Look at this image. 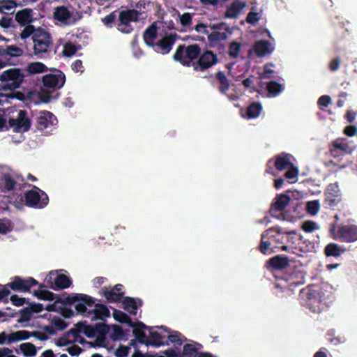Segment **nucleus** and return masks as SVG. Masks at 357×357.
<instances>
[{
    "mask_svg": "<svg viewBox=\"0 0 357 357\" xmlns=\"http://www.w3.org/2000/svg\"><path fill=\"white\" fill-rule=\"evenodd\" d=\"M320 209V204L319 200H312L307 202L306 211L311 215H315Z\"/></svg>",
    "mask_w": 357,
    "mask_h": 357,
    "instance_id": "obj_47",
    "label": "nucleus"
},
{
    "mask_svg": "<svg viewBox=\"0 0 357 357\" xmlns=\"http://www.w3.org/2000/svg\"><path fill=\"white\" fill-rule=\"evenodd\" d=\"M113 317L114 319L121 324H126L128 326H133V321L132 319L125 312L119 310H114Z\"/></svg>",
    "mask_w": 357,
    "mask_h": 357,
    "instance_id": "obj_42",
    "label": "nucleus"
},
{
    "mask_svg": "<svg viewBox=\"0 0 357 357\" xmlns=\"http://www.w3.org/2000/svg\"><path fill=\"white\" fill-rule=\"evenodd\" d=\"M269 66H273V63H269L264 66V72L260 75L261 79H270L273 77L274 71Z\"/></svg>",
    "mask_w": 357,
    "mask_h": 357,
    "instance_id": "obj_62",
    "label": "nucleus"
},
{
    "mask_svg": "<svg viewBox=\"0 0 357 357\" xmlns=\"http://www.w3.org/2000/svg\"><path fill=\"white\" fill-rule=\"evenodd\" d=\"M20 349L23 355L26 357H33L36 355L37 350L36 346L31 342L22 343L20 345Z\"/></svg>",
    "mask_w": 357,
    "mask_h": 357,
    "instance_id": "obj_43",
    "label": "nucleus"
},
{
    "mask_svg": "<svg viewBox=\"0 0 357 357\" xmlns=\"http://www.w3.org/2000/svg\"><path fill=\"white\" fill-rule=\"evenodd\" d=\"M201 52V47L198 44L185 45H179L172 58L175 61L179 62L183 66L192 67Z\"/></svg>",
    "mask_w": 357,
    "mask_h": 357,
    "instance_id": "obj_3",
    "label": "nucleus"
},
{
    "mask_svg": "<svg viewBox=\"0 0 357 357\" xmlns=\"http://www.w3.org/2000/svg\"><path fill=\"white\" fill-rule=\"evenodd\" d=\"M324 195V203L327 206H337L341 201V193L337 183H330L326 189Z\"/></svg>",
    "mask_w": 357,
    "mask_h": 357,
    "instance_id": "obj_20",
    "label": "nucleus"
},
{
    "mask_svg": "<svg viewBox=\"0 0 357 357\" xmlns=\"http://www.w3.org/2000/svg\"><path fill=\"white\" fill-rule=\"evenodd\" d=\"M45 287V286L43 284H40L39 285V289L34 291V296H36L38 299L49 301H52L59 297L53 292L44 289Z\"/></svg>",
    "mask_w": 357,
    "mask_h": 357,
    "instance_id": "obj_34",
    "label": "nucleus"
},
{
    "mask_svg": "<svg viewBox=\"0 0 357 357\" xmlns=\"http://www.w3.org/2000/svg\"><path fill=\"white\" fill-rule=\"evenodd\" d=\"M330 233L333 239L340 242L354 243L357 241V225H340L336 231L335 225H332Z\"/></svg>",
    "mask_w": 357,
    "mask_h": 357,
    "instance_id": "obj_8",
    "label": "nucleus"
},
{
    "mask_svg": "<svg viewBox=\"0 0 357 357\" xmlns=\"http://www.w3.org/2000/svg\"><path fill=\"white\" fill-rule=\"evenodd\" d=\"M180 38L176 33H170L161 38L153 47V50L161 54H169L173 48L174 45Z\"/></svg>",
    "mask_w": 357,
    "mask_h": 357,
    "instance_id": "obj_17",
    "label": "nucleus"
},
{
    "mask_svg": "<svg viewBox=\"0 0 357 357\" xmlns=\"http://www.w3.org/2000/svg\"><path fill=\"white\" fill-rule=\"evenodd\" d=\"M183 354L189 357H195L197 355V349L191 344H186L183 347Z\"/></svg>",
    "mask_w": 357,
    "mask_h": 357,
    "instance_id": "obj_56",
    "label": "nucleus"
},
{
    "mask_svg": "<svg viewBox=\"0 0 357 357\" xmlns=\"http://www.w3.org/2000/svg\"><path fill=\"white\" fill-rule=\"evenodd\" d=\"M301 228L304 231L310 233L314 231L315 229H317L318 227L315 222L312 220H306L302 224Z\"/></svg>",
    "mask_w": 357,
    "mask_h": 357,
    "instance_id": "obj_58",
    "label": "nucleus"
},
{
    "mask_svg": "<svg viewBox=\"0 0 357 357\" xmlns=\"http://www.w3.org/2000/svg\"><path fill=\"white\" fill-rule=\"evenodd\" d=\"M290 201V197L286 194L282 193L277 195L271 205V208L269 209L270 215L272 217L280 220L284 219V215L282 214V211L288 206Z\"/></svg>",
    "mask_w": 357,
    "mask_h": 357,
    "instance_id": "obj_15",
    "label": "nucleus"
},
{
    "mask_svg": "<svg viewBox=\"0 0 357 357\" xmlns=\"http://www.w3.org/2000/svg\"><path fill=\"white\" fill-rule=\"evenodd\" d=\"M17 185V181L10 174L5 173L0 177V192L1 193H8L15 190Z\"/></svg>",
    "mask_w": 357,
    "mask_h": 357,
    "instance_id": "obj_25",
    "label": "nucleus"
},
{
    "mask_svg": "<svg viewBox=\"0 0 357 357\" xmlns=\"http://www.w3.org/2000/svg\"><path fill=\"white\" fill-rule=\"evenodd\" d=\"M158 35V22H154L149 25L143 33V40L145 44L152 49L155 45Z\"/></svg>",
    "mask_w": 357,
    "mask_h": 357,
    "instance_id": "obj_23",
    "label": "nucleus"
},
{
    "mask_svg": "<svg viewBox=\"0 0 357 357\" xmlns=\"http://www.w3.org/2000/svg\"><path fill=\"white\" fill-rule=\"evenodd\" d=\"M287 171L284 174V176L289 179H293L298 176V170L297 167H296L294 164L290 165L289 168L287 169Z\"/></svg>",
    "mask_w": 357,
    "mask_h": 357,
    "instance_id": "obj_60",
    "label": "nucleus"
},
{
    "mask_svg": "<svg viewBox=\"0 0 357 357\" xmlns=\"http://www.w3.org/2000/svg\"><path fill=\"white\" fill-rule=\"evenodd\" d=\"M10 301L13 305L17 307L22 306L26 303L25 298L19 297L17 294L12 295L10 298Z\"/></svg>",
    "mask_w": 357,
    "mask_h": 357,
    "instance_id": "obj_64",
    "label": "nucleus"
},
{
    "mask_svg": "<svg viewBox=\"0 0 357 357\" xmlns=\"http://www.w3.org/2000/svg\"><path fill=\"white\" fill-rule=\"evenodd\" d=\"M275 228H269L266 229L261 236V241L259 245V250L264 255L270 254L273 252L275 245H273L272 240L267 238V235L273 233Z\"/></svg>",
    "mask_w": 357,
    "mask_h": 357,
    "instance_id": "obj_24",
    "label": "nucleus"
},
{
    "mask_svg": "<svg viewBox=\"0 0 357 357\" xmlns=\"http://www.w3.org/2000/svg\"><path fill=\"white\" fill-rule=\"evenodd\" d=\"M241 44L236 41H232L229 45L228 54L231 58L237 59L241 51Z\"/></svg>",
    "mask_w": 357,
    "mask_h": 357,
    "instance_id": "obj_46",
    "label": "nucleus"
},
{
    "mask_svg": "<svg viewBox=\"0 0 357 357\" xmlns=\"http://www.w3.org/2000/svg\"><path fill=\"white\" fill-rule=\"evenodd\" d=\"M216 79L218 81L220 86L218 87L221 93L226 95L229 89V81L222 71H218L216 74Z\"/></svg>",
    "mask_w": 357,
    "mask_h": 357,
    "instance_id": "obj_39",
    "label": "nucleus"
},
{
    "mask_svg": "<svg viewBox=\"0 0 357 357\" xmlns=\"http://www.w3.org/2000/svg\"><path fill=\"white\" fill-rule=\"evenodd\" d=\"M345 252V249L341 248L337 243H330L324 248V254L326 257H338L342 253Z\"/></svg>",
    "mask_w": 357,
    "mask_h": 357,
    "instance_id": "obj_36",
    "label": "nucleus"
},
{
    "mask_svg": "<svg viewBox=\"0 0 357 357\" xmlns=\"http://www.w3.org/2000/svg\"><path fill=\"white\" fill-rule=\"evenodd\" d=\"M54 17L56 20L66 23L71 18L72 13L66 7L59 6L56 8Z\"/></svg>",
    "mask_w": 357,
    "mask_h": 357,
    "instance_id": "obj_38",
    "label": "nucleus"
},
{
    "mask_svg": "<svg viewBox=\"0 0 357 357\" xmlns=\"http://www.w3.org/2000/svg\"><path fill=\"white\" fill-rule=\"evenodd\" d=\"M291 155L289 153H281L269 159L266 166V172L275 176L277 173L274 168L278 171L287 169L290 165H292L291 161Z\"/></svg>",
    "mask_w": 357,
    "mask_h": 357,
    "instance_id": "obj_10",
    "label": "nucleus"
},
{
    "mask_svg": "<svg viewBox=\"0 0 357 357\" xmlns=\"http://www.w3.org/2000/svg\"><path fill=\"white\" fill-rule=\"evenodd\" d=\"M38 284V282L33 278H23L20 276L12 278L11 282L6 284L12 290L19 292H29L32 287Z\"/></svg>",
    "mask_w": 357,
    "mask_h": 357,
    "instance_id": "obj_16",
    "label": "nucleus"
},
{
    "mask_svg": "<svg viewBox=\"0 0 357 357\" xmlns=\"http://www.w3.org/2000/svg\"><path fill=\"white\" fill-rule=\"evenodd\" d=\"M331 102V98L330 96L327 95L321 96L318 101L317 104L321 109H323V107H326L329 105Z\"/></svg>",
    "mask_w": 357,
    "mask_h": 357,
    "instance_id": "obj_63",
    "label": "nucleus"
},
{
    "mask_svg": "<svg viewBox=\"0 0 357 357\" xmlns=\"http://www.w3.org/2000/svg\"><path fill=\"white\" fill-rule=\"evenodd\" d=\"M245 6V3L239 0H235L226 10L225 17L227 18H236Z\"/></svg>",
    "mask_w": 357,
    "mask_h": 357,
    "instance_id": "obj_30",
    "label": "nucleus"
},
{
    "mask_svg": "<svg viewBox=\"0 0 357 357\" xmlns=\"http://www.w3.org/2000/svg\"><path fill=\"white\" fill-rule=\"evenodd\" d=\"M168 340H167L169 343L171 342L174 344V346L180 347L182 345L183 340L182 339V335L177 331L174 332L173 334L169 335L167 336Z\"/></svg>",
    "mask_w": 357,
    "mask_h": 357,
    "instance_id": "obj_51",
    "label": "nucleus"
},
{
    "mask_svg": "<svg viewBox=\"0 0 357 357\" xmlns=\"http://www.w3.org/2000/svg\"><path fill=\"white\" fill-rule=\"evenodd\" d=\"M23 26L24 29L20 34L21 39L25 40L31 36H32L33 37L34 34L36 33L37 29H36L35 26L31 24Z\"/></svg>",
    "mask_w": 357,
    "mask_h": 357,
    "instance_id": "obj_48",
    "label": "nucleus"
},
{
    "mask_svg": "<svg viewBox=\"0 0 357 357\" xmlns=\"http://www.w3.org/2000/svg\"><path fill=\"white\" fill-rule=\"evenodd\" d=\"M130 349V346L120 345L119 347L115 350L114 354L116 357H126L128 355Z\"/></svg>",
    "mask_w": 357,
    "mask_h": 357,
    "instance_id": "obj_61",
    "label": "nucleus"
},
{
    "mask_svg": "<svg viewBox=\"0 0 357 357\" xmlns=\"http://www.w3.org/2000/svg\"><path fill=\"white\" fill-rule=\"evenodd\" d=\"M20 317L17 319V322L22 324L26 321H29L32 316L31 310L29 307H26L21 309L20 311Z\"/></svg>",
    "mask_w": 357,
    "mask_h": 357,
    "instance_id": "obj_52",
    "label": "nucleus"
},
{
    "mask_svg": "<svg viewBox=\"0 0 357 357\" xmlns=\"http://www.w3.org/2000/svg\"><path fill=\"white\" fill-rule=\"evenodd\" d=\"M24 197L26 206L34 208H43L49 203V197L46 192L36 185H33L32 190L26 191Z\"/></svg>",
    "mask_w": 357,
    "mask_h": 357,
    "instance_id": "obj_9",
    "label": "nucleus"
},
{
    "mask_svg": "<svg viewBox=\"0 0 357 357\" xmlns=\"http://www.w3.org/2000/svg\"><path fill=\"white\" fill-rule=\"evenodd\" d=\"M33 53L38 58H43L44 54L48 52L49 48L52 45L51 35L41 28L36 30L33 36Z\"/></svg>",
    "mask_w": 357,
    "mask_h": 357,
    "instance_id": "obj_7",
    "label": "nucleus"
},
{
    "mask_svg": "<svg viewBox=\"0 0 357 357\" xmlns=\"http://www.w3.org/2000/svg\"><path fill=\"white\" fill-rule=\"evenodd\" d=\"M282 90V85L275 81H271L267 83V91L273 96L278 95Z\"/></svg>",
    "mask_w": 357,
    "mask_h": 357,
    "instance_id": "obj_49",
    "label": "nucleus"
},
{
    "mask_svg": "<svg viewBox=\"0 0 357 357\" xmlns=\"http://www.w3.org/2000/svg\"><path fill=\"white\" fill-rule=\"evenodd\" d=\"M36 127L38 130L43 131L57 121L55 116L49 111H41L36 114Z\"/></svg>",
    "mask_w": 357,
    "mask_h": 357,
    "instance_id": "obj_21",
    "label": "nucleus"
},
{
    "mask_svg": "<svg viewBox=\"0 0 357 357\" xmlns=\"http://www.w3.org/2000/svg\"><path fill=\"white\" fill-rule=\"evenodd\" d=\"M270 45L271 44L268 41L261 40L255 43L253 50L258 56H264L266 54L271 52Z\"/></svg>",
    "mask_w": 357,
    "mask_h": 357,
    "instance_id": "obj_35",
    "label": "nucleus"
},
{
    "mask_svg": "<svg viewBox=\"0 0 357 357\" xmlns=\"http://www.w3.org/2000/svg\"><path fill=\"white\" fill-rule=\"evenodd\" d=\"M218 63L217 54L211 50H204L200 52L195 63H194L193 70L195 72H205Z\"/></svg>",
    "mask_w": 357,
    "mask_h": 357,
    "instance_id": "obj_12",
    "label": "nucleus"
},
{
    "mask_svg": "<svg viewBox=\"0 0 357 357\" xmlns=\"http://www.w3.org/2000/svg\"><path fill=\"white\" fill-rule=\"evenodd\" d=\"M95 335H107L109 331V327L104 322L97 323L94 326Z\"/></svg>",
    "mask_w": 357,
    "mask_h": 357,
    "instance_id": "obj_55",
    "label": "nucleus"
},
{
    "mask_svg": "<svg viewBox=\"0 0 357 357\" xmlns=\"http://www.w3.org/2000/svg\"><path fill=\"white\" fill-rule=\"evenodd\" d=\"M142 13L137 9L127 8L119 12L116 29L122 33L130 34L134 31L132 22L139 21Z\"/></svg>",
    "mask_w": 357,
    "mask_h": 357,
    "instance_id": "obj_4",
    "label": "nucleus"
},
{
    "mask_svg": "<svg viewBox=\"0 0 357 357\" xmlns=\"http://www.w3.org/2000/svg\"><path fill=\"white\" fill-rule=\"evenodd\" d=\"M67 302L75 303V308L78 314L91 320H104L110 316L108 307L103 305L96 303V299L84 294H75L73 296L68 297Z\"/></svg>",
    "mask_w": 357,
    "mask_h": 357,
    "instance_id": "obj_1",
    "label": "nucleus"
},
{
    "mask_svg": "<svg viewBox=\"0 0 357 357\" xmlns=\"http://www.w3.org/2000/svg\"><path fill=\"white\" fill-rule=\"evenodd\" d=\"M74 294H73L72 295H67V296L64 295L63 297H58L57 299L55 300L54 303L48 304L46 306L45 310L49 312H59V307L58 306L59 304H62V305L68 304V305H73L75 306V303H70L67 302V298L73 296Z\"/></svg>",
    "mask_w": 357,
    "mask_h": 357,
    "instance_id": "obj_41",
    "label": "nucleus"
},
{
    "mask_svg": "<svg viewBox=\"0 0 357 357\" xmlns=\"http://www.w3.org/2000/svg\"><path fill=\"white\" fill-rule=\"evenodd\" d=\"M165 336L162 335L157 331L149 332V335L147 337L146 346H153L154 347H158L162 345H169V342L165 341Z\"/></svg>",
    "mask_w": 357,
    "mask_h": 357,
    "instance_id": "obj_29",
    "label": "nucleus"
},
{
    "mask_svg": "<svg viewBox=\"0 0 357 357\" xmlns=\"http://www.w3.org/2000/svg\"><path fill=\"white\" fill-rule=\"evenodd\" d=\"M6 52H7V59H12L14 57L21 56L24 51L20 47H18L15 45H6Z\"/></svg>",
    "mask_w": 357,
    "mask_h": 357,
    "instance_id": "obj_44",
    "label": "nucleus"
},
{
    "mask_svg": "<svg viewBox=\"0 0 357 357\" xmlns=\"http://www.w3.org/2000/svg\"><path fill=\"white\" fill-rule=\"evenodd\" d=\"M70 331L64 334L62 337H60L56 341V345L59 347L66 346L70 343H75L73 342V334L69 333Z\"/></svg>",
    "mask_w": 357,
    "mask_h": 357,
    "instance_id": "obj_54",
    "label": "nucleus"
},
{
    "mask_svg": "<svg viewBox=\"0 0 357 357\" xmlns=\"http://www.w3.org/2000/svg\"><path fill=\"white\" fill-rule=\"evenodd\" d=\"M54 73H49L43 77V86L53 89H60L66 82V75L60 70L54 69Z\"/></svg>",
    "mask_w": 357,
    "mask_h": 357,
    "instance_id": "obj_18",
    "label": "nucleus"
},
{
    "mask_svg": "<svg viewBox=\"0 0 357 357\" xmlns=\"http://www.w3.org/2000/svg\"><path fill=\"white\" fill-rule=\"evenodd\" d=\"M116 13L117 10H114L102 19V22L106 26L112 28L114 24H116Z\"/></svg>",
    "mask_w": 357,
    "mask_h": 357,
    "instance_id": "obj_50",
    "label": "nucleus"
},
{
    "mask_svg": "<svg viewBox=\"0 0 357 357\" xmlns=\"http://www.w3.org/2000/svg\"><path fill=\"white\" fill-rule=\"evenodd\" d=\"M26 77V74L22 68H12L4 70L0 75V97L6 96L3 91H14L20 88Z\"/></svg>",
    "mask_w": 357,
    "mask_h": 357,
    "instance_id": "obj_2",
    "label": "nucleus"
},
{
    "mask_svg": "<svg viewBox=\"0 0 357 357\" xmlns=\"http://www.w3.org/2000/svg\"><path fill=\"white\" fill-rule=\"evenodd\" d=\"M78 50H79V47H77L73 43L69 42L64 45L63 54L64 56H66L67 57H70L73 55H74Z\"/></svg>",
    "mask_w": 357,
    "mask_h": 357,
    "instance_id": "obj_53",
    "label": "nucleus"
},
{
    "mask_svg": "<svg viewBox=\"0 0 357 357\" xmlns=\"http://www.w3.org/2000/svg\"><path fill=\"white\" fill-rule=\"evenodd\" d=\"M129 330H123V328L118 325L112 326V332L110 335L113 340H126L129 334Z\"/></svg>",
    "mask_w": 357,
    "mask_h": 357,
    "instance_id": "obj_40",
    "label": "nucleus"
},
{
    "mask_svg": "<svg viewBox=\"0 0 357 357\" xmlns=\"http://www.w3.org/2000/svg\"><path fill=\"white\" fill-rule=\"evenodd\" d=\"M336 150L342 151L343 153H347L350 152V147L349 144L341 139H337L333 141L331 145Z\"/></svg>",
    "mask_w": 357,
    "mask_h": 357,
    "instance_id": "obj_45",
    "label": "nucleus"
},
{
    "mask_svg": "<svg viewBox=\"0 0 357 357\" xmlns=\"http://www.w3.org/2000/svg\"><path fill=\"white\" fill-rule=\"evenodd\" d=\"M209 29L211 30L208 31L207 39L210 47H216L220 41L225 40L228 38V34L231 33V30L229 26L224 22L209 24Z\"/></svg>",
    "mask_w": 357,
    "mask_h": 357,
    "instance_id": "obj_6",
    "label": "nucleus"
},
{
    "mask_svg": "<svg viewBox=\"0 0 357 357\" xmlns=\"http://www.w3.org/2000/svg\"><path fill=\"white\" fill-rule=\"evenodd\" d=\"M133 326H130L133 328V334L135 337H136L137 340L141 343L146 344L147 342V337L148 336L144 333V329H149L151 330V327H149L146 326L143 322L142 321H137L136 323H133Z\"/></svg>",
    "mask_w": 357,
    "mask_h": 357,
    "instance_id": "obj_27",
    "label": "nucleus"
},
{
    "mask_svg": "<svg viewBox=\"0 0 357 357\" xmlns=\"http://www.w3.org/2000/svg\"><path fill=\"white\" fill-rule=\"evenodd\" d=\"M123 286L121 284H115L114 287H103L100 289V294L105 298L107 303L120 302L124 296Z\"/></svg>",
    "mask_w": 357,
    "mask_h": 357,
    "instance_id": "obj_19",
    "label": "nucleus"
},
{
    "mask_svg": "<svg viewBox=\"0 0 357 357\" xmlns=\"http://www.w3.org/2000/svg\"><path fill=\"white\" fill-rule=\"evenodd\" d=\"M48 287L55 291L67 289L72 284V281L65 274H58L57 272L51 271L45 279Z\"/></svg>",
    "mask_w": 357,
    "mask_h": 357,
    "instance_id": "obj_13",
    "label": "nucleus"
},
{
    "mask_svg": "<svg viewBox=\"0 0 357 357\" xmlns=\"http://www.w3.org/2000/svg\"><path fill=\"white\" fill-rule=\"evenodd\" d=\"M272 228H275L273 232H276V234H273V233H270V234L267 235V238L269 240H272L273 245H275V248L277 247L278 243L282 242L283 236L282 234H296V231H284L280 227H273Z\"/></svg>",
    "mask_w": 357,
    "mask_h": 357,
    "instance_id": "obj_33",
    "label": "nucleus"
},
{
    "mask_svg": "<svg viewBox=\"0 0 357 357\" xmlns=\"http://www.w3.org/2000/svg\"><path fill=\"white\" fill-rule=\"evenodd\" d=\"M262 111V106L261 103L258 102H251L245 110V115L243 116L248 119H252L257 118Z\"/></svg>",
    "mask_w": 357,
    "mask_h": 357,
    "instance_id": "obj_32",
    "label": "nucleus"
},
{
    "mask_svg": "<svg viewBox=\"0 0 357 357\" xmlns=\"http://www.w3.org/2000/svg\"><path fill=\"white\" fill-rule=\"evenodd\" d=\"M84 333L87 337L91 338L96 336L94 326L91 325L87 324L86 321H79L74 325V327L70 330V333L73 334V342H77L81 344H84V343H88V342L80 335V333ZM91 344V346H93V344Z\"/></svg>",
    "mask_w": 357,
    "mask_h": 357,
    "instance_id": "obj_11",
    "label": "nucleus"
},
{
    "mask_svg": "<svg viewBox=\"0 0 357 357\" xmlns=\"http://www.w3.org/2000/svg\"><path fill=\"white\" fill-rule=\"evenodd\" d=\"M17 5L15 0H1L0 1V13L6 15L13 14Z\"/></svg>",
    "mask_w": 357,
    "mask_h": 357,
    "instance_id": "obj_37",
    "label": "nucleus"
},
{
    "mask_svg": "<svg viewBox=\"0 0 357 357\" xmlns=\"http://www.w3.org/2000/svg\"><path fill=\"white\" fill-rule=\"evenodd\" d=\"M123 298L124 310L132 315L137 314L138 307H141L143 304L140 298H135L129 296L123 297Z\"/></svg>",
    "mask_w": 357,
    "mask_h": 357,
    "instance_id": "obj_28",
    "label": "nucleus"
},
{
    "mask_svg": "<svg viewBox=\"0 0 357 357\" xmlns=\"http://www.w3.org/2000/svg\"><path fill=\"white\" fill-rule=\"evenodd\" d=\"M23 70L27 76L47 72L48 68L44 63L36 61L28 63L26 68Z\"/></svg>",
    "mask_w": 357,
    "mask_h": 357,
    "instance_id": "obj_31",
    "label": "nucleus"
},
{
    "mask_svg": "<svg viewBox=\"0 0 357 357\" xmlns=\"http://www.w3.org/2000/svg\"><path fill=\"white\" fill-rule=\"evenodd\" d=\"M8 125L17 132H25L30 130L31 121L28 117V113L24 109H20L18 112L16 118H10Z\"/></svg>",
    "mask_w": 357,
    "mask_h": 357,
    "instance_id": "obj_14",
    "label": "nucleus"
},
{
    "mask_svg": "<svg viewBox=\"0 0 357 357\" xmlns=\"http://www.w3.org/2000/svg\"><path fill=\"white\" fill-rule=\"evenodd\" d=\"M289 265V260L287 257L276 255L270 258L265 264L266 268L273 272V271L282 270Z\"/></svg>",
    "mask_w": 357,
    "mask_h": 357,
    "instance_id": "obj_22",
    "label": "nucleus"
},
{
    "mask_svg": "<svg viewBox=\"0 0 357 357\" xmlns=\"http://www.w3.org/2000/svg\"><path fill=\"white\" fill-rule=\"evenodd\" d=\"M52 324L54 325L56 329L59 331L64 330L68 324L65 323V321L61 318L58 317H54L52 320Z\"/></svg>",
    "mask_w": 357,
    "mask_h": 357,
    "instance_id": "obj_59",
    "label": "nucleus"
},
{
    "mask_svg": "<svg viewBox=\"0 0 357 357\" xmlns=\"http://www.w3.org/2000/svg\"><path fill=\"white\" fill-rule=\"evenodd\" d=\"M193 14L190 13H185L180 16V22L184 27L190 26L192 23Z\"/></svg>",
    "mask_w": 357,
    "mask_h": 357,
    "instance_id": "obj_57",
    "label": "nucleus"
},
{
    "mask_svg": "<svg viewBox=\"0 0 357 357\" xmlns=\"http://www.w3.org/2000/svg\"><path fill=\"white\" fill-rule=\"evenodd\" d=\"M322 294L320 287L316 285L309 286L307 289H303L299 296L305 300L307 307L312 312H320L322 310Z\"/></svg>",
    "mask_w": 357,
    "mask_h": 357,
    "instance_id": "obj_5",
    "label": "nucleus"
},
{
    "mask_svg": "<svg viewBox=\"0 0 357 357\" xmlns=\"http://www.w3.org/2000/svg\"><path fill=\"white\" fill-rule=\"evenodd\" d=\"M33 11L31 8H24L15 14V21L20 26H25L31 24L33 21Z\"/></svg>",
    "mask_w": 357,
    "mask_h": 357,
    "instance_id": "obj_26",
    "label": "nucleus"
}]
</instances>
